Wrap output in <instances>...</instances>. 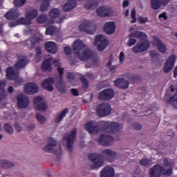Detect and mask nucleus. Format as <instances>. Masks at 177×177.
Wrapping results in <instances>:
<instances>
[{
    "instance_id": "1",
    "label": "nucleus",
    "mask_w": 177,
    "mask_h": 177,
    "mask_svg": "<svg viewBox=\"0 0 177 177\" xmlns=\"http://www.w3.org/2000/svg\"><path fill=\"white\" fill-rule=\"evenodd\" d=\"M102 154L97 153H91L88 154V159L92 162H94L93 165H90V169H91L92 170L99 169V168L103 167V165L104 164V159L103 158V156L109 160L117 158V152L111 149H104L102 151Z\"/></svg>"
},
{
    "instance_id": "2",
    "label": "nucleus",
    "mask_w": 177,
    "mask_h": 177,
    "mask_svg": "<svg viewBox=\"0 0 177 177\" xmlns=\"http://www.w3.org/2000/svg\"><path fill=\"white\" fill-rule=\"evenodd\" d=\"M99 125H100L101 128L102 129L109 130L110 133H115L118 132L121 128H122V125L118 122H106V121H101L99 123Z\"/></svg>"
},
{
    "instance_id": "3",
    "label": "nucleus",
    "mask_w": 177,
    "mask_h": 177,
    "mask_svg": "<svg viewBox=\"0 0 177 177\" xmlns=\"http://www.w3.org/2000/svg\"><path fill=\"white\" fill-rule=\"evenodd\" d=\"M19 71H15L12 66H9L6 69V77L10 81H15V85L20 86L23 83V79L19 78Z\"/></svg>"
},
{
    "instance_id": "4",
    "label": "nucleus",
    "mask_w": 177,
    "mask_h": 177,
    "mask_svg": "<svg viewBox=\"0 0 177 177\" xmlns=\"http://www.w3.org/2000/svg\"><path fill=\"white\" fill-rule=\"evenodd\" d=\"M77 139V128H73L69 134H66L64 136V140L67 142L68 150L70 153L73 151V147H74V142Z\"/></svg>"
},
{
    "instance_id": "5",
    "label": "nucleus",
    "mask_w": 177,
    "mask_h": 177,
    "mask_svg": "<svg viewBox=\"0 0 177 177\" xmlns=\"http://www.w3.org/2000/svg\"><path fill=\"white\" fill-rule=\"evenodd\" d=\"M94 44L95 46H97V50L100 52H102V50H104L105 48L109 46V41H107V39L104 38L102 34L98 35L95 38Z\"/></svg>"
},
{
    "instance_id": "6",
    "label": "nucleus",
    "mask_w": 177,
    "mask_h": 177,
    "mask_svg": "<svg viewBox=\"0 0 177 177\" xmlns=\"http://www.w3.org/2000/svg\"><path fill=\"white\" fill-rule=\"evenodd\" d=\"M97 113L100 117H106L111 114V106L109 103L100 104L97 107Z\"/></svg>"
},
{
    "instance_id": "7",
    "label": "nucleus",
    "mask_w": 177,
    "mask_h": 177,
    "mask_svg": "<svg viewBox=\"0 0 177 177\" xmlns=\"http://www.w3.org/2000/svg\"><path fill=\"white\" fill-rule=\"evenodd\" d=\"M150 48V43L149 41H139L135 46L132 48L133 53H143Z\"/></svg>"
},
{
    "instance_id": "8",
    "label": "nucleus",
    "mask_w": 177,
    "mask_h": 177,
    "mask_svg": "<svg viewBox=\"0 0 177 177\" xmlns=\"http://www.w3.org/2000/svg\"><path fill=\"white\" fill-rule=\"evenodd\" d=\"M57 71L59 74V76L56 83L57 88L58 89L59 92H60L61 93H66V86H64V82H63V77H62L63 74L64 73V68L60 66H58Z\"/></svg>"
},
{
    "instance_id": "9",
    "label": "nucleus",
    "mask_w": 177,
    "mask_h": 177,
    "mask_svg": "<svg viewBox=\"0 0 177 177\" xmlns=\"http://www.w3.org/2000/svg\"><path fill=\"white\" fill-rule=\"evenodd\" d=\"M152 39L153 40L152 41V45L153 46H156L158 52L162 54L167 52V45H165V44H164L162 41H161L158 36L153 35L152 37Z\"/></svg>"
},
{
    "instance_id": "10",
    "label": "nucleus",
    "mask_w": 177,
    "mask_h": 177,
    "mask_svg": "<svg viewBox=\"0 0 177 177\" xmlns=\"http://www.w3.org/2000/svg\"><path fill=\"white\" fill-rule=\"evenodd\" d=\"M113 97H114V90L112 88L104 89L98 94V99L102 101L111 100Z\"/></svg>"
},
{
    "instance_id": "11",
    "label": "nucleus",
    "mask_w": 177,
    "mask_h": 177,
    "mask_svg": "<svg viewBox=\"0 0 177 177\" xmlns=\"http://www.w3.org/2000/svg\"><path fill=\"white\" fill-rule=\"evenodd\" d=\"M34 106L35 110H38L39 111H46L48 109V104L45 100L41 97H36L34 99Z\"/></svg>"
},
{
    "instance_id": "12",
    "label": "nucleus",
    "mask_w": 177,
    "mask_h": 177,
    "mask_svg": "<svg viewBox=\"0 0 177 177\" xmlns=\"http://www.w3.org/2000/svg\"><path fill=\"white\" fill-rule=\"evenodd\" d=\"M17 104L19 109H27L30 104V100L23 93H20L17 97Z\"/></svg>"
},
{
    "instance_id": "13",
    "label": "nucleus",
    "mask_w": 177,
    "mask_h": 177,
    "mask_svg": "<svg viewBox=\"0 0 177 177\" xmlns=\"http://www.w3.org/2000/svg\"><path fill=\"white\" fill-rule=\"evenodd\" d=\"M175 62H176V56L175 55H171L167 58L164 66V71L166 74H168L174 68Z\"/></svg>"
},
{
    "instance_id": "14",
    "label": "nucleus",
    "mask_w": 177,
    "mask_h": 177,
    "mask_svg": "<svg viewBox=\"0 0 177 177\" xmlns=\"http://www.w3.org/2000/svg\"><path fill=\"white\" fill-rule=\"evenodd\" d=\"M114 142V137L106 134H102L97 140V142L102 146H110Z\"/></svg>"
},
{
    "instance_id": "15",
    "label": "nucleus",
    "mask_w": 177,
    "mask_h": 177,
    "mask_svg": "<svg viewBox=\"0 0 177 177\" xmlns=\"http://www.w3.org/2000/svg\"><path fill=\"white\" fill-rule=\"evenodd\" d=\"M48 142L47 146L43 148V150L46 151V153H55L56 156H57V152L55 151V147H56L57 142L52 137H49L47 138Z\"/></svg>"
},
{
    "instance_id": "16",
    "label": "nucleus",
    "mask_w": 177,
    "mask_h": 177,
    "mask_svg": "<svg viewBox=\"0 0 177 177\" xmlns=\"http://www.w3.org/2000/svg\"><path fill=\"white\" fill-rule=\"evenodd\" d=\"M164 172V167L160 165H155L149 170V177H161Z\"/></svg>"
},
{
    "instance_id": "17",
    "label": "nucleus",
    "mask_w": 177,
    "mask_h": 177,
    "mask_svg": "<svg viewBox=\"0 0 177 177\" xmlns=\"http://www.w3.org/2000/svg\"><path fill=\"white\" fill-rule=\"evenodd\" d=\"M92 28H93V21H92L85 20L80 26V30L88 34H93Z\"/></svg>"
},
{
    "instance_id": "18",
    "label": "nucleus",
    "mask_w": 177,
    "mask_h": 177,
    "mask_svg": "<svg viewBox=\"0 0 177 177\" xmlns=\"http://www.w3.org/2000/svg\"><path fill=\"white\" fill-rule=\"evenodd\" d=\"M55 84V78L49 77L44 80L41 83V86L45 91L48 92L53 91V84Z\"/></svg>"
},
{
    "instance_id": "19",
    "label": "nucleus",
    "mask_w": 177,
    "mask_h": 177,
    "mask_svg": "<svg viewBox=\"0 0 177 177\" xmlns=\"http://www.w3.org/2000/svg\"><path fill=\"white\" fill-rule=\"evenodd\" d=\"M115 86L119 89H128L129 82L124 78H118L113 81Z\"/></svg>"
},
{
    "instance_id": "20",
    "label": "nucleus",
    "mask_w": 177,
    "mask_h": 177,
    "mask_svg": "<svg viewBox=\"0 0 177 177\" xmlns=\"http://www.w3.org/2000/svg\"><path fill=\"white\" fill-rule=\"evenodd\" d=\"M27 64H28V59H27V57L21 55L17 57V62L15 63V67L17 70H21L25 68Z\"/></svg>"
},
{
    "instance_id": "21",
    "label": "nucleus",
    "mask_w": 177,
    "mask_h": 177,
    "mask_svg": "<svg viewBox=\"0 0 177 177\" xmlns=\"http://www.w3.org/2000/svg\"><path fill=\"white\" fill-rule=\"evenodd\" d=\"M20 11L19 9L12 8L5 14V17L7 20H17L20 17Z\"/></svg>"
},
{
    "instance_id": "22",
    "label": "nucleus",
    "mask_w": 177,
    "mask_h": 177,
    "mask_svg": "<svg viewBox=\"0 0 177 177\" xmlns=\"http://www.w3.org/2000/svg\"><path fill=\"white\" fill-rule=\"evenodd\" d=\"M85 128L89 133H97L99 132V124L95 121H90L85 124Z\"/></svg>"
},
{
    "instance_id": "23",
    "label": "nucleus",
    "mask_w": 177,
    "mask_h": 177,
    "mask_svg": "<svg viewBox=\"0 0 177 177\" xmlns=\"http://www.w3.org/2000/svg\"><path fill=\"white\" fill-rule=\"evenodd\" d=\"M41 42V37H31L24 41V45L29 49H34Z\"/></svg>"
},
{
    "instance_id": "24",
    "label": "nucleus",
    "mask_w": 177,
    "mask_h": 177,
    "mask_svg": "<svg viewBox=\"0 0 177 177\" xmlns=\"http://www.w3.org/2000/svg\"><path fill=\"white\" fill-rule=\"evenodd\" d=\"M24 92L28 95H34L38 92V86L34 83H28L24 86Z\"/></svg>"
},
{
    "instance_id": "25",
    "label": "nucleus",
    "mask_w": 177,
    "mask_h": 177,
    "mask_svg": "<svg viewBox=\"0 0 177 177\" xmlns=\"http://www.w3.org/2000/svg\"><path fill=\"white\" fill-rule=\"evenodd\" d=\"M93 55V51L92 50L86 49L84 52L78 55V57L82 62H86V60H89V59H92Z\"/></svg>"
},
{
    "instance_id": "26",
    "label": "nucleus",
    "mask_w": 177,
    "mask_h": 177,
    "mask_svg": "<svg viewBox=\"0 0 177 177\" xmlns=\"http://www.w3.org/2000/svg\"><path fill=\"white\" fill-rule=\"evenodd\" d=\"M97 15L100 17H109L111 15V8L105 6L99 7L97 9Z\"/></svg>"
},
{
    "instance_id": "27",
    "label": "nucleus",
    "mask_w": 177,
    "mask_h": 177,
    "mask_svg": "<svg viewBox=\"0 0 177 177\" xmlns=\"http://www.w3.org/2000/svg\"><path fill=\"white\" fill-rule=\"evenodd\" d=\"M115 172L114 169L111 167H105L100 173V177H114Z\"/></svg>"
},
{
    "instance_id": "28",
    "label": "nucleus",
    "mask_w": 177,
    "mask_h": 177,
    "mask_svg": "<svg viewBox=\"0 0 177 177\" xmlns=\"http://www.w3.org/2000/svg\"><path fill=\"white\" fill-rule=\"evenodd\" d=\"M44 48L46 50H48V52L52 55H55V53L57 52V46L54 41H47L44 44Z\"/></svg>"
},
{
    "instance_id": "29",
    "label": "nucleus",
    "mask_w": 177,
    "mask_h": 177,
    "mask_svg": "<svg viewBox=\"0 0 177 177\" xmlns=\"http://www.w3.org/2000/svg\"><path fill=\"white\" fill-rule=\"evenodd\" d=\"M104 31L109 35H111V34H114L115 31V24L113 21H109L106 23L104 26Z\"/></svg>"
},
{
    "instance_id": "30",
    "label": "nucleus",
    "mask_w": 177,
    "mask_h": 177,
    "mask_svg": "<svg viewBox=\"0 0 177 177\" xmlns=\"http://www.w3.org/2000/svg\"><path fill=\"white\" fill-rule=\"evenodd\" d=\"M85 48V44L82 41L77 39L73 43V53L75 55H79L80 52Z\"/></svg>"
},
{
    "instance_id": "31",
    "label": "nucleus",
    "mask_w": 177,
    "mask_h": 177,
    "mask_svg": "<svg viewBox=\"0 0 177 177\" xmlns=\"http://www.w3.org/2000/svg\"><path fill=\"white\" fill-rule=\"evenodd\" d=\"M52 58L46 59L41 64V70L44 73H50L52 71Z\"/></svg>"
},
{
    "instance_id": "32",
    "label": "nucleus",
    "mask_w": 177,
    "mask_h": 177,
    "mask_svg": "<svg viewBox=\"0 0 177 177\" xmlns=\"http://www.w3.org/2000/svg\"><path fill=\"white\" fill-rule=\"evenodd\" d=\"M77 6V1L75 0H69L67 3H66L63 6V11L64 12H71L74 8Z\"/></svg>"
},
{
    "instance_id": "33",
    "label": "nucleus",
    "mask_w": 177,
    "mask_h": 177,
    "mask_svg": "<svg viewBox=\"0 0 177 177\" xmlns=\"http://www.w3.org/2000/svg\"><path fill=\"white\" fill-rule=\"evenodd\" d=\"M6 86V83L3 81H0V102H2L8 96V93L5 91Z\"/></svg>"
},
{
    "instance_id": "34",
    "label": "nucleus",
    "mask_w": 177,
    "mask_h": 177,
    "mask_svg": "<svg viewBox=\"0 0 177 177\" xmlns=\"http://www.w3.org/2000/svg\"><path fill=\"white\" fill-rule=\"evenodd\" d=\"M38 17V10L37 9H33L26 13L25 17L28 18L29 21L31 23L34 19H37Z\"/></svg>"
},
{
    "instance_id": "35",
    "label": "nucleus",
    "mask_w": 177,
    "mask_h": 177,
    "mask_svg": "<svg viewBox=\"0 0 177 177\" xmlns=\"http://www.w3.org/2000/svg\"><path fill=\"white\" fill-rule=\"evenodd\" d=\"M97 6H99V1L97 0L86 2L84 5V8L87 10H93V9H96Z\"/></svg>"
},
{
    "instance_id": "36",
    "label": "nucleus",
    "mask_w": 177,
    "mask_h": 177,
    "mask_svg": "<svg viewBox=\"0 0 177 177\" xmlns=\"http://www.w3.org/2000/svg\"><path fill=\"white\" fill-rule=\"evenodd\" d=\"M129 38H138V39H142L146 38L147 35L143 32L135 31L129 35Z\"/></svg>"
},
{
    "instance_id": "37",
    "label": "nucleus",
    "mask_w": 177,
    "mask_h": 177,
    "mask_svg": "<svg viewBox=\"0 0 177 177\" xmlns=\"http://www.w3.org/2000/svg\"><path fill=\"white\" fill-rule=\"evenodd\" d=\"M67 113H68V109H63L56 117L55 122H61L62 120H63V118H64V117H66L67 115Z\"/></svg>"
},
{
    "instance_id": "38",
    "label": "nucleus",
    "mask_w": 177,
    "mask_h": 177,
    "mask_svg": "<svg viewBox=\"0 0 177 177\" xmlns=\"http://www.w3.org/2000/svg\"><path fill=\"white\" fill-rule=\"evenodd\" d=\"M59 32V29L55 26H50L46 28V35H55Z\"/></svg>"
},
{
    "instance_id": "39",
    "label": "nucleus",
    "mask_w": 177,
    "mask_h": 177,
    "mask_svg": "<svg viewBox=\"0 0 177 177\" xmlns=\"http://www.w3.org/2000/svg\"><path fill=\"white\" fill-rule=\"evenodd\" d=\"M151 6L154 10L160 9L161 8V0H151Z\"/></svg>"
},
{
    "instance_id": "40",
    "label": "nucleus",
    "mask_w": 177,
    "mask_h": 177,
    "mask_svg": "<svg viewBox=\"0 0 177 177\" xmlns=\"http://www.w3.org/2000/svg\"><path fill=\"white\" fill-rule=\"evenodd\" d=\"M50 0H43L41 6H40V10L41 12H46L49 8V3Z\"/></svg>"
},
{
    "instance_id": "41",
    "label": "nucleus",
    "mask_w": 177,
    "mask_h": 177,
    "mask_svg": "<svg viewBox=\"0 0 177 177\" xmlns=\"http://www.w3.org/2000/svg\"><path fill=\"white\" fill-rule=\"evenodd\" d=\"M17 24H22L24 26H30L31 22L27 17H21L17 21Z\"/></svg>"
},
{
    "instance_id": "42",
    "label": "nucleus",
    "mask_w": 177,
    "mask_h": 177,
    "mask_svg": "<svg viewBox=\"0 0 177 177\" xmlns=\"http://www.w3.org/2000/svg\"><path fill=\"white\" fill-rule=\"evenodd\" d=\"M13 166V163L10 161L0 160V167H3V168H12Z\"/></svg>"
},
{
    "instance_id": "43",
    "label": "nucleus",
    "mask_w": 177,
    "mask_h": 177,
    "mask_svg": "<svg viewBox=\"0 0 177 177\" xmlns=\"http://www.w3.org/2000/svg\"><path fill=\"white\" fill-rule=\"evenodd\" d=\"M139 164L142 167H151L153 165L151 160L147 158H143L141 160H140Z\"/></svg>"
},
{
    "instance_id": "44",
    "label": "nucleus",
    "mask_w": 177,
    "mask_h": 177,
    "mask_svg": "<svg viewBox=\"0 0 177 177\" xmlns=\"http://www.w3.org/2000/svg\"><path fill=\"white\" fill-rule=\"evenodd\" d=\"M49 16L51 19H57L60 16V10L57 8H55L50 11Z\"/></svg>"
},
{
    "instance_id": "45",
    "label": "nucleus",
    "mask_w": 177,
    "mask_h": 177,
    "mask_svg": "<svg viewBox=\"0 0 177 177\" xmlns=\"http://www.w3.org/2000/svg\"><path fill=\"white\" fill-rule=\"evenodd\" d=\"M4 131L6 133H8V135H13V127H12V124L9 123H6L4 124Z\"/></svg>"
},
{
    "instance_id": "46",
    "label": "nucleus",
    "mask_w": 177,
    "mask_h": 177,
    "mask_svg": "<svg viewBox=\"0 0 177 177\" xmlns=\"http://www.w3.org/2000/svg\"><path fill=\"white\" fill-rule=\"evenodd\" d=\"M80 80L82 82L83 89L86 91L89 87V82L85 78V76H81Z\"/></svg>"
},
{
    "instance_id": "47",
    "label": "nucleus",
    "mask_w": 177,
    "mask_h": 177,
    "mask_svg": "<svg viewBox=\"0 0 177 177\" xmlns=\"http://www.w3.org/2000/svg\"><path fill=\"white\" fill-rule=\"evenodd\" d=\"M48 17H46V15H41L37 17V21L39 24H44V23H46Z\"/></svg>"
},
{
    "instance_id": "48",
    "label": "nucleus",
    "mask_w": 177,
    "mask_h": 177,
    "mask_svg": "<svg viewBox=\"0 0 177 177\" xmlns=\"http://www.w3.org/2000/svg\"><path fill=\"white\" fill-rule=\"evenodd\" d=\"M149 55L151 56L153 62H157L158 57H160V54L154 50L149 52Z\"/></svg>"
},
{
    "instance_id": "49",
    "label": "nucleus",
    "mask_w": 177,
    "mask_h": 177,
    "mask_svg": "<svg viewBox=\"0 0 177 177\" xmlns=\"http://www.w3.org/2000/svg\"><path fill=\"white\" fill-rule=\"evenodd\" d=\"M27 0H14V5L16 8L24 6Z\"/></svg>"
},
{
    "instance_id": "50",
    "label": "nucleus",
    "mask_w": 177,
    "mask_h": 177,
    "mask_svg": "<svg viewBox=\"0 0 177 177\" xmlns=\"http://www.w3.org/2000/svg\"><path fill=\"white\" fill-rule=\"evenodd\" d=\"M36 117L37 121L41 124H44L45 121H46V118L44 115H41V113H37Z\"/></svg>"
},
{
    "instance_id": "51",
    "label": "nucleus",
    "mask_w": 177,
    "mask_h": 177,
    "mask_svg": "<svg viewBox=\"0 0 177 177\" xmlns=\"http://www.w3.org/2000/svg\"><path fill=\"white\" fill-rule=\"evenodd\" d=\"M169 102H170L171 104H177V91L176 94L169 98Z\"/></svg>"
},
{
    "instance_id": "52",
    "label": "nucleus",
    "mask_w": 177,
    "mask_h": 177,
    "mask_svg": "<svg viewBox=\"0 0 177 177\" xmlns=\"http://www.w3.org/2000/svg\"><path fill=\"white\" fill-rule=\"evenodd\" d=\"M128 80L131 82H136L139 80V76L138 75H131L128 76Z\"/></svg>"
},
{
    "instance_id": "53",
    "label": "nucleus",
    "mask_w": 177,
    "mask_h": 177,
    "mask_svg": "<svg viewBox=\"0 0 177 177\" xmlns=\"http://www.w3.org/2000/svg\"><path fill=\"white\" fill-rule=\"evenodd\" d=\"M129 39L127 42V46H133V45H135L137 42L136 39H133V37H129Z\"/></svg>"
},
{
    "instance_id": "54",
    "label": "nucleus",
    "mask_w": 177,
    "mask_h": 177,
    "mask_svg": "<svg viewBox=\"0 0 177 177\" xmlns=\"http://www.w3.org/2000/svg\"><path fill=\"white\" fill-rule=\"evenodd\" d=\"M165 176H171L172 175V168H169V169H165L164 168V171L162 173Z\"/></svg>"
},
{
    "instance_id": "55",
    "label": "nucleus",
    "mask_w": 177,
    "mask_h": 177,
    "mask_svg": "<svg viewBox=\"0 0 177 177\" xmlns=\"http://www.w3.org/2000/svg\"><path fill=\"white\" fill-rule=\"evenodd\" d=\"M67 79L68 80L69 82H72V81H74L75 80V76L74 75V73H68L66 74Z\"/></svg>"
},
{
    "instance_id": "56",
    "label": "nucleus",
    "mask_w": 177,
    "mask_h": 177,
    "mask_svg": "<svg viewBox=\"0 0 177 177\" xmlns=\"http://www.w3.org/2000/svg\"><path fill=\"white\" fill-rule=\"evenodd\" d=\"M138 19L139 21L140 24H145L147 23V21H149V18L147 17L144 18L143 17H139Z\"/></svg>"
},
{
    "instance_id": "57",
    "label": "nucleus",
    "mask_w": 177,
    "mask_h": 177,
    "mask_svg": "<svg viewBox=\"0 0 177 177\" xmlns=\"http://www.w3.org/2000/svg\"><path fill=\"white\" fill-rule=\"evenodd\" d=\"M133 127L136 131H140L142 129V124L139 123H133Z\"/></svg>"
},
{
    "instance_id": "58",
    "label": "nucleus",
    "mask_w": 177,
    "mask_h": 177,
    "mask_svg": "<svg viewBox=\"0 0 177 177\" xmlns=\"http://www.w3.org/2000/svg\"><path fill=\"white\" fill-rule=\"evenodd\" d=\"M119 59L120 63H124V60H125V55H124V52L122 51L120 53Z\"/></svg>"
},
{
    "instance_id": "59",
    "label": "nucleus",
    "mask_w": 177,
    "mask_h": 177,
    "mask_svg": "<svg viewBox=\"0 0 177 177\" xmlns=\"http://www.w3.org/2000/svg\"><path fill=\"white\" fill-rule=\"evenodd\" d=\"M64 52L67 55H71V48L68 47V46H65L64 48Z\"/></svg>"
},
{
    "instance_id": "60",
    "label": "nucleus",
    "mask_w": 177,
    "mask_h": 177,
    "mask_svg": "<svg viewBox=\"0 0 177 177\" xmlns=\"http://www.w3.org/2000/svg\"><path fill=\"white\" fill-rule=\"evenodd\" d=\"M71 92L73 96H78V95H80V92H78L77 88H71Z\"/></svg>"
},
{
    "instance_id": "61",
    "label": "nucleus",
    "mask_w": 177,
    "mask_h": 177,
    "mask_svg": "<svg viewBox=\"0 0 177 177\" xmlns=\"http://www.w3.org/2000/svg\"><path fill=\"white\" fill-rule=\"evenodd\" d=\"M15 128L16 129L17 131H18L19 133L21 132V126H20V124L17 122H15Z\"/></svg>"
},
{
    "instance_id": "62",
    "label": "nucleus",
    "mask_w": 177,
    "mask_h": 177,
    "mask_svg": "<svg viewBox=\"0 0 177 177\" xmlns=\"http://www.w3.org/2000/svg\"><path fill=\"white\" fill-rule=\"evenodd\" d=\"M169 2H171V0H160L162 6H167Z\"/></svg>"
},
{
    "instance_id": "63",
    "label": "nucleus",
    "mask_w": 177,
    "mask_h": 177,
    "mask_svg": "<svg viewBox=\"0 0 177 177\" xmlns=\"http://www.w3.org/2000/svg\"><path fill=\"white\" fill-rule=\"evenodd\" d=\"M159 19H164V20H167L168 17L167 16V13L163 12L159 15Z\"/></svg>"
},
{
    "instance_id": "64",
    "label": "nucleus",
    "mask_w": 177,
    "mask_h": 177,
    "mask_svg": "<svg viewBox=\"0 0 177 177\" xmlns=\"http://www.w3.org/2000/svg\"><path fill=\"white\" fill-rule=\"evenodd\" d=\"M35 50H36L37 56H41V55H42V51L41 50V48L37 47Z\"/></svg>"
}]
</instances>
